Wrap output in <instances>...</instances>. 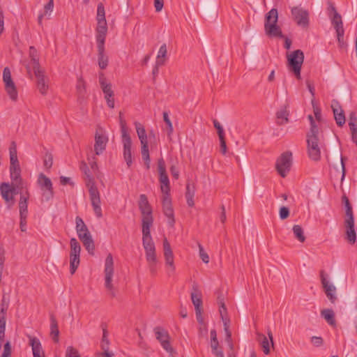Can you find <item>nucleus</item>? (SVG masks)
Returning a JSON list of instances; mask_svg holds the SVG:
<instances>
[{
    "mask_svg": "<svg viewBox=\"0 0 357 357\" xmlns=\"http://www.w3.org/2000/svg\"><path fill=\"white\" fill-rule=\"evenodd\" d=\"M80 169L84 174L85 183L89 189V193L91 206L97 218L102 217V208L100 206V196L99 190L96 185L94 178L87 164L82 161L80 164Z\"/></svg>",
    "mask_w": 357,
    "mask_h": 357,
    "instance_id": "obj_1",
    "label": "nucleus"
},
{
    "mask_svg": "<svg viewBox=\"0 0 357 357\" xmlns=\"http://www.w3.org/2000/svg\"><path fill=\"white\" fill-rule=\"evenodd\" d=\"M278 21V9L273 8L265 15V33L269 38H278L284 39V47L287 50H289L291 46L292 41L282 33L281 28L277 24Z\"/></svg>",
    "mask_w": 357,
    "mask_h": 357,
    "instance_id": "obj_2",
    "label": "nucleus"
},
{
    "mask_svg": "<svg viewBox=\"0 0 357 357\" xmlns=\"http://www.w3.org/2000/svg\"><path fill=\"white\" fill-rule=\"evenodd\" d=\"M139 208L142 216V238L151 237L150 229L153 222V210L146 195L144 194L139 196Z\"/></svg>",
    "mask_w": 357,
    "mask_h": 357,
    "instance_id": "obj_3",
    "label": "nucleus"
},
{
    "mask_svg": "<svg viewBox=\"0 0 357 357\" xmlns=\"http://www.w3.org/2000/svg\"><path fill=\"white\" fill-rule=\"evenodd\" d=\"M75 223V229L79 239L82 241L84 247L88 251L89 254L94 255L95 243L87 226L82 218L79 216L76 217Z\"/></svg>",
    "mask_w": 357,
    "mask_h": 357,
    "instance_id": "obj_4",
    "label": "nucleus"
},
{
    "mask_svg": "<svg viewBox=\"0 0 357 357\" xmlns=\"http://www.w3.org/2000/svg\"><path fill=\"white\" fill-rule=\"evenodd\" d=\"M342 199L346 208V217L344 219L346 239L351 244H354L356 240V234L354 229V217L352 206L348 197L345 195L342 196Z\"/></svg>",
    "mask_w": 357,
    "mask_h": 357,
    "instance_id": "obj_5",
    "label": "nucleus"
},
{
    "mask_svg": "<svg viewBox=\"0 0 357 357\" xmlns=\"http://www.w3.org/2000/svg\"><path fill=\"white\" fill-rule=\"evenodd\" d=\"M304 53L301 50H296L290 54H287V67L296 79H301V71L304 61Z\"/></svg>",
    "mask_w": 357,
    "mask_h": 357,
    "instance_id": "obj_6",
    "label": "nucleus"
},
{
    "mask_svg": "<svg viewBox=\"0 0 357 357\" xmlns=\"http://www.w3.org/2000/svg\"><path fill=\"white\" fill-rule=\"evenodd\" d=\"M142 244L145 250L146 259L149 263L150 271L152 275L156 273L157 257L155 247L152 237L142 238Z\"/></svg>",
    "mask_w": 357,
    "mask_h": 357,
    "instance_id": "obj_7",
    "label": "nucleus"
},
{
    "mask_svg": "<svg viewBox=\"0 0 357 357\" xmlns=\"http://www.w3.org/2000/svg\"><path fill=\"white\" fill-rule=\"evenodd\" d=\"M158 171L159 174V182L160 183V190L162 196L171 195L170 182L166 171V165L164 159L160 158L158 160Z\"/></svg>",
    "mask_w": 357,
    "mask_h": 357,
    "instance_id": "obj_8",
    "label": "nucleus"
},
{
    "mask_svg": "<svg viewBox=\"0 0 357 357\" xmlns=\"http://www.w3.org/2000/svg\"><path fill=\"white\" fill-rule=\"evenodd\" d=\"M292 165V153L287 151L277 159L275 169L280 176L284 178L291 169Z\"/></svg>",
    "mask_w": 357,
    "mask_h": 357,
    "instance_id": "obj_9",
    "label": "nucleus"
},
{
    "mask_svg": "<svg viewBox=\"0 0 357 357\" xmlns=\"http://www.w3.org/2000/svg\"><path fill=\"white\" fill-rule=\"evenodd\" d=\"M291 15L296 24L303 29L310 26V14L307 10L301 6H294L291 9Z\"/></svg>",
    "mask_w": 357,
    "mask_h": 357,
    "instance_id": "obj_10",
    "label": "nucleus"
},
{
    "mask_svg": "<svg viewBox=\"0 0 357 357\" xmlns=\"http://www.w3.org/2000/svg\"><path fill=\"white\" fill-rule=\"evenodd\" d=\"M105 287L110 292L112 298L116 296V294L113 290L112 276L114 274V261L113 257L111 253H109L105 259Z\"/></svg>",
    "mask_w": 357,
    "mask_h": 357,
    "instance_id": "obj_11",
    "label": "nucleus"
},
{
    "mask_svg": "<svg viewBox=\"0 0 357 357\" xmlns=\"http://www.w3.org/2000/svg\"><path fill=\"white\" fill-rule=\"evenodd\" d=\"M38 183L40 190L43 191V196L46 201H49L54 197V189L52 181L44 174H40L38 178Z\"/></svg>",
    "mask_w": 357,
    "mask_h": 357,
    "instance_id": "obj_12",
    "label": "nucleus"
},
{
    "mask_svg": "<svg viewBox=\"0 0 357 357\" xmlns=\"http://www.w3.org/2000/svg\"><path fill=\"white\" fill-rule=\"evenodd\" d=\"M192 303H193L195 309L197 319L201 322L202 321V312L203 310L202 307V294L199 287L197 284L192 285V290L190 294Z\"/></svg>",
    "mask_w": 357,
    "mask_h": 357,
    "instance_id": "obj_13",
    "label": "nucleus"
},
{
    "mask_svg": "<svg viewBox=\"0 0 357 357\" xmlns=\"http://www.w3.org/2000/svg\"><path fill=\"white\" fill-rule=\"evenodd\" d=\"M108 141V137L105 134L102 128L100 127L97 128L95 134V155H99L103 153V151L106 149Z\"/></svg>",
    "mask_w": 357,
    "mask_h": 357,
    "instance_id": "obj_14",
    "label": "nucleus"
},
{
    "mask_svg": "<svg viewBox=\"0 0 357 357\" xmlns=\"http://www.w3.org/2000/svg\"><path fill=\"white\" fill-rule=\"evenodd\" d=\"M156 339L160 342L162 348L167 352L172 353L173 348L170 344V337L164 328L157 326L154 328Z\"/></svg>",
    "mask_w": 357,
    "mask_h": 357,
    "instance_id": "obj_15",
    "label": "nucleus"
},
{
    "mask_svg": "<svg viewBox=\"0 0 357 357\" xmlns=\"http://www.w3.org/2000/svg\"><path fill=\"white\" fill-rule=\"evenodd\" d=\"M319 138H307V151L308 157L314 161L321 158V150L319 146Z\"/></svg>",
    "mask_w": 357,
    "mask_h": 357,
    "instance_id": "obj_16",
    "label": "nucleus"
},
{
    "mask_svg": "<svg viewBox=\"0 0 357 357\" xmlns=\"http://www.w3.org/2000/svg\"><path fill=\"white\" fill-rule=\"evenodd\" d=\"M162 206L163 213L168 218V224L173 227L175 224V218L171 195L162 196Z\"/></svg>",
    "mask_w": 357,
    "mask_h": 357,
    "instance_id": "obj_17",
    "label": "nucleus"
},
{
    "mask_svg": "<svg viewBox=\"0 0 357 357\" xmlns=\"http://www.w3.org/2000/svg\"><path fill=\"white\" fill-rule=\"evenodd\" d=\"M163 250L165 264L167 266H169V268L167 270V275L169 276H171L174 273L175 266L174 263L173 252L172 250L171 245L167 238H165L163 241Z\"/></svg>",
    "mask_w": 357,
    "mask_h": 357,
    "instance_id": "obj_18",
    "label": "nucleus"
},
{
    "mask_svg": "<svg viewBox=\"0 0 357 357\" xmlns=\"http://www.w3.org/2000/svg\"><path fill=\"white\" fill-rule=\"evenodd\" d=\"M33 73L36 78V86L39 90V92L43 95L45 96L47 93L49 86L47 84V77L45 75V71L40 68L34 69Z\"/></svg>",
    "mask_w": 357,
    "mask_h": 357,
    "instance_id": "obj_19",
    "label": "nucleus"
},
{
    "mask_svg": "<svg viewBox=\"0 0 357 357\" xmlns=\"http://www.w3.org/2000/svg\"><path fill=\"white\" fill-rule=\"evenodd\" d=\"M122 142L123 145V158L128 167L132 165V140L129 134H123L122 136Z\"/></svg>",
    "mask_w": 357,
    "mask_h": 357,
    "instance_id": "obj_20",
    "label": "nucleus"
},
{
    "mask_svg": "<svg viewBox=\"0 0 357 357\" xmlns=\"http://www.w3.org/2000/svg\"><path fill=\"white\" fill-rule=\"evenodd\" d=\"M218 302L219 307H220L219 311H220V317H222L223 322H224L225 331L226 333V339L229 342L230 347L232 349L233 344L231 343V333L229 329V320L224 319V314H227V307L224 303L223 298H220L218 296Z\"/></svg>",
    "mask_w": 357,
    "mask_h": 357,
    "instance_id": "obj_21",
    "label": "nucleus"
},
{
    "mask_svg": "<svg viewBox=\"0 0 357 357\" xmlns=\"http://www.w3.org/2000/svg\"><path fill=\"white\" fill-rule=\"evenodd\" d=\"M321 281L323 287L324 288L325 293L328 298L333 303H335L337 298L334 295V292L336 291V288L333 284H329L328 281L326 280L324 271L320 272Z\"/></svg>",
    "mask_w": 357,
    "mask_h": 357,
    "instance_id": "obj_22",
    "label": "nucleus"
},
{
    "mask_svg": "<svg viewBox=\"0 0 357 357\" xmlns=\"http://www.w3.org/2000/svg\"><path fill=\"white\" fill-rule=\"evenodd\" d=\"M29 56L31 58V63L30 64L27 65L26 68L29 78L32 79L31 67L33 68V70L40 68L39 59L37 56V50L33 46H31L29 48Z\"/></svg>",
    "mask_w": 357,
    "mask_h": 357,
    "instance_id": "obj_23",
    "label": "nucleus"
},
{
    "mask_svg": "<svg viewBox=\"0 0 357 357\" xmlns=\"http://www.w3.org/2000/svg\"><path fill=\"white\" fill-rule=\"evenodd\" d=\"M98 63L101 70L105 69L109 64V57L105 54V45H97Z\"/></svg>",
    "mask_w": 357,
    "mask_h": 357,
    "instance_id": "obj_24",
    "label": "nucleus"
},
{
    "mask_svg": "<svg viewBox=\"0 0 357 357\" xmlns=\"http://www.w3.org/2000/svg\"><path fill=\"white\" fill-rule=\"evenodd\" d=\"M0 192L2 198L8 204V206H11L15 204V199L12 195H10V190L9 189L8 183H2L0 185Z\"/></svg>",
    "mask_w": 357,
    "mask_h": 357,
    "instance_id": "obj_25",
    "label": "nucleus"
},
{
    "mask_svg": "<svg viewBox=\"0 0 357 357\" xmlns=\"http://www.w3.org/2000/svg\"><path fill=\"white\" fill-rule=\"evenodd\" d=\"M288 105H284L276 112L277 124L279 126L289 122V111Z\"/></svg>",
    "mask_w": 357,
    "mask_h": 357,
    "instance_id": "obj_26",
    "label": "nucleus"
},
{
    "mask_svg": "<svg viewBox=\"0 0 357 357\" xmlns=\"http://www.w3.org/2000/svg\"><path fill=\"white\" fill-rule=\"evenodd\" d=\"M29 344L32 347L33 357H42L45 354L40 340L36 337L29 336Z\"/></svg>",
    "mask_w": 357,
    "mask_h": 357,
    "instance_id": "obj_27",
    "label": "nucleus"
},
{
    "mask_svg": "<svg viewBox=\"0 0 357 357\" xmlns=\"http://www.w3.org/2000/svg\"><path fill=\"white\" fill-rule=\"evenodd\" d=\"M29 192L26 190L22 193L19 201L20 216L28 215V200L29 199Z\"/></svg>",
    "mask_w": 357,
    "mask_h": 357,
    "instance_id": "obj_28",
    "label": "nucleus"
},
{
    "mask_svg": "<svg viewBox=\"0 0 357 357\" xmlns=\"http://www.w3.org/2000/svg\"><path fill=\"white\" fill-rule=\"evenodd\" d=\"M50 335L54 342H59V331L58 322L54 314L50 315Z\"/></svg>",
    "mask_w": 357,
    "mask_h": 357,
    "instance_id": "obj_29",
    "label": "nucleus"
},
{
    "mask_svg": "<svg viewBox=\"0 0 357 357\" xmlns=\"http://www.w3.org/2000/svg\"><path fill=\"white\" fill-rule=\"evenodd\" d=\"M195 193V185L190 183L186 184V191H185V199L187 202V204L189 207H193L195 206L194 197Z\"/></svg>",
    "mask_w": 357,
    "mask_h": 357,
    "instance_id": "obj_30",
    "label": "nucleus"
},
{
    "mask_svg": "<svg viewBox=\"0 0 357 357\" xmlns=\"http://www.w3.org/2000/svg\"><path fill=\"white\" fill-rule=\"evenodd\" d=\"M96 31L97 45H105L107 33V26H97Z\"/></svg>",
    "mask_w": 357,
    "mask_h": 357,
    "instance_id": "obj_31",
    "label": "nucleus"
},
{
    "mask_svg": "<svg viewBox=\"0 0 357 357\" xmlns=\"http://www.w3.org/2000/svg\"><path fill=\"white\" fill-rule=\"evenodd\" d=\"M349 126L351 130V138L356 137L357 135V115L354 111L349 114Z\"/></svg>",
    "mask_w": 357,
    "mask_h": 357,
    "instance_id": "obj_32",
    "label": "nucleus"
},
{
    "mask_svg": "<svg viewBox=\"0 0 357 357\" xmlns=\"http://www.w3.org/2000/svg\"><path fill=\"white\" fill-rule=\"evenodd\" d=\"M321 314L329 325L336 326L335 313L332 309H324L321 311Z\"/></svg>",
    "mask_w": 357,
    "mask_h": 357,
    "instance_id": "obj_33",
    "label": "nucleus"
},
{
    "mask_svg": "<svg viewBox=\"0 0 357 357\" xmlns=\"http://www.w3.org/2000/svg\"><path fill=\"white\" fill-rule=\"evenodd\" d=\"M142 149H141V153L142 160L144 162V166L147 170L150 169V155H149V144L144 143L141 144Z\"/></svg>",
    "mask_w": 357,
    "mask_h": 357,
    "instance_id": "obj_34",
    "label": "nucleus"
},
{
    "mask_svg": "<svg viewBox=\"0 0 357 357\" xmlns=\"http://www.w3.org/2000/svg\"><path fill=\"white\" fill-rule=\"evenodd\" d=\"M135 129L141 144L148 143L147 135L144 126L139 122H135Z\"/></svg>",
    "mask_w": 357,
    "mask_h": 357,
    "instance_id": "obj_35",
    "label": "nucleus"
},
{
    "mask_svg": "<svg viewBox=\"0 0 357 357\" xmlns=\"http://www.w3.org/2000/svg\"><path fill=\"white\" fill-rule=\"evenodd\" d=\"M11 181L22 182L20 165L10 166Z\"/></svg>",
    "mask_w": 357,
    "mask_h": 357,
    "instance_id": "obj_36",
    "label": "nucleus"
},
{
    "mask_svg": "<svg viewBox=\"0 0 357 357\" xmlns=\"http://www.w3.org/2000/svg\"><path fill=\"white\" fill-rule=\"evenodd\" d=\"M329 18L331 19V24L335 29V31L344 29L342 16L338 13H335L331 17H329Z\"/></svg>",
    "mask_w": 357,
    "mask_h": 357,
    "instance_id": "obj_37",
    "label": "nucleus"
},
{
    "mask_svg": "<svg viewBox=\"0 0 357 357\" xmlns=\"http://www.w3.org/2000/svg\"><path fill=\"white\" fill-rule=\"evenodd\" d=\"M257 340L266 355L270 354V345L268 339L264 334H257Z\"/></svg>",
    "mask_w": 357,
    "mask_h": 357,
    "instance_id": "obj_38",
    "label": "nucleus"
},
{
    "mask_svg": "<svg viewBox=\"0 0 357 357\" xmlns=\"http://www.w3.org/2000/svg\"><path fill=\"white\" fill-rule=\"evenodd\" d=\"M79 257L80 255L78 254H70V271L72 275L75 273L79 265Z\"/></svg>",
    "mask_w": 357,
    "mask_h": 357,
    "instance_id": "obj_39",
    "label": "nucleus"
},
{
    "mask_svg": "<svg viewBox=\"0 0 357 357\" xmlns=\"http://www.w3.org/2000/svg\"><path fill=\"white\" fill-rule=\"evenodd\" d=\"M10 166L20 165L17 158L16 144L15 142L11 143V146L10 147Z\"/></svg>",
    "mask_w": 357,
    "mask_h": 357,
    "instance_id": "obj_40",
    "label": "nucleus"
},
{
    "mask_svg": "<svg viewBox=\"0 0 357 357\" xmlns=\"http://www.w3.org/2000/svg\"><path fill=\"white\" fill-rule=\"evenodd\" d=\"M202 10L206 16L216 15L215 6L210 2H204L202 5Z\"/></svg>",
    "mask_w": 357,
    "mask_h": 357,
    "instance_id": "obj_41",
    "label": "nucleus"
},
{
    "mask_svg": "<svg viewBox=\"0 0 357 357\" xmlns=\"http://www.w3.org/2000/svg\"><path fill=\"white\" fill-rule=\"evenodd\" d=\"M292 230L295 238L298 241H299L301 243L305 242L306 238L304 235L303 229L301 226L295 225H294Z\"/></svg>",
    "mask_w": 357,
    "mask_h": 357,
    "instance_id": "obj_42",
    "label": "nucleus"
},
{
    "mask_svg": "<svg viewBox=\"0 0 357 357\" xmlns=\"http://www.w3.org/2000/svg\"><path fill=\"white\" fill-rule=\"evenodd\" d=\"M5 90L12 100L16 101L17 100L18 93L15 83L5 86Z\"/></svg>",
    "mask_w": 357,
    "mask_h": 357,
    "instance_id": "obj_43",
    "label": "nucleus"
},
{
    "mask_svg": "<svg viewBox=\"0 0 357 357\" xmlns=\"http://www.w3.org/2000/svg\"><path fill=\"white\" fill-rule=\"evenodd\" d=\"M167 45L165 43L162 44L158 51V54L157 56V63L158 65H164L165 64V58L167 55Z\"/></svg>",
    "mask_w": 357,
    "mask_h": 357,
    "instance_id": "obj_44",
    "label": "nucleus"
},
{
    "mask_svg": "<svg viewBox=\"0 0 357 357\" xmlns=\"http://www.w3.org/2000/svg\"><path fill=\"white\" fill-rule=\"evenodd\" d=\"M334 156L336 158L337 160L339 157H340L341 167H342V178L343 180L346 175V167H345V161L347 160V158L342 155L341 153L337 149L333 153Z\"/></svg>",
    "mask_w": 357,
    "mask_h": 357,
    "instance_id": "obj_45",
    "label": "nucleus"
},
{
    "mask_svg": "<svg viewBox=\"0 0 357 357\" xmlns=\"http://www.w3.org/2000/svg\"><path fill=\"white\" fill-rule=\"evenodd\" d=\"M70 254L80 255L81 246L75 238H72L70 241Z\"/></svg>",
    "mask_w": 357,
    "mask_h": 357,
    "instance_id": "obj_46",
    "label": "nucleus"
},
{
    "mask_svg": "<svg viewBox=\"0 0 357 357\" xmlns=\"http://www.w3.org/2000/svg\"><path fill=\"white\" fill-rule=\"evenodd\" d=\"M23 188L22 182L11 181V184H9V189L10 190V195L13 197L15 195L19 193V191Z\"/></svg>",
    "mask_w": 357,
    "mask_h": 357,
    "instance_id": "obj_47",
    "label": "nucleus"
},
{
    "mask_svg": "<svg viewBox=\"0 0 357 357\" xmlns=\"http://www.w3.org/2000/svg\"><path fill=\"white\" fill-rule=\"evenodd\" d=\"M107 336H108L107 330V328H102V341H101V344H100V347H101L102 350L109 349V342L107 338Z\"/></svg>",
    "mask_w": 357,
    "mask_h": 357,
    "instance_id": "obj_48",
    "label": "nucleus"
},
{
    "mask_svg": "<svg viewBox=\"0 0 357 357\" xmlns=\"http://www.w3.org/2000/svg\"><path fill=\"white\" fill-rule=\"evenodd\" d=\"M333 114L337 125L339 127H342L345 123V116L344 111L341 110V112L333 113Z\"/></svg>",
    "mask_w": 357,
    "mask_h": 357,
    "instance_id": "obj_49",
    "label": "nucleus"
},
{
    "mask_svg": "<svg viewBox=\"0 0 357 357\" xmlns=\"http://www.w3.org/2000/svg\"><path fill=\"white\" fill-rule=\"evenodd\" d=\"M3 80L5 83V86L14 84V82L12 79L11 74L9 68L6 67L3 71Z\"/></svg>",
    "mask_w": 357,
    "mask_h": 357,
    "instance_id": "obj_50",
    "label": "nucleus"
},
{
    "mask_svg": "<svg viewBox=\"0 0 357 357\" xmlns=\"http://www.w3.org/2000/svg\"><path fill=\"white\" fill-rule=\"evenodd\" d=\"M162 115L163 121L165 122L167 125V135L170 136L173 132V126L171 120L169 118V114L167 112H164Z\"/></svg>",
    "mask_w": 357,
    "mask_h": 357,
    "instance_id": "obj_51",
    "label": "nucleus"
},
{
    "mask_svg": "<svg viewBox=\"0 0 357 357\" xmlns=\"http://www.w3.org/2000/svg\"><path fill=\"white\" fill-rule=\"evenodd\" d=\"M318 133H319V128L316 123L310 125V130L307 133L306 137L307 138H319L318 137Z\"/></svg>",
    "mask_w": 357,
    "mask_h": 357,
    "instance_id": "obj_52",
    "label": "nucleus"
},
{
    "mask_svg": "<svg viewBox=\"0 0 357 357\" xmlns=\"http://www.w3.org/2000/svg\"><path fill=\"white\" fill-rule=\"evenodd\" d=\"M66 357H81L78 350L72 346L66 349Z\"/></svg>",
    "mask_w": 357,
    "mask_h": 357,
    "instance_id": "obj_53",
    "label": "nucleus"
},
{
    "mask_svg": "<svg viewBox=\"0 0 357 357\" xmlns=\"http://www.w3.org/2000/svg\"><path fill=\"white\" fill-rule=\"evenodd\" d=\"M219 342H211V349L212 352L214 355H215L217 357H224L223 352L221 349H219Z\"/></svg>",
    "mask_w": 357,
    "mask_h": 357,
    "instance_id": "obj_54",
    "label": "nucleus"
},
{
    "mask_svg": "<svg viewBox=\"0 0 357 357\" xmlns=\"http://www.w3.org/2000/svg\"><path fill=\"white\" fill-rule=\"evenodd\" d=\"M119 123L121 126V137L123 136V134H129L126 126V122L123 117L122 112H119Z\"/></svg>",
    "mask_w": 357,
    "mask_h": 357,
    "instance_id": "obj_55",
    "label": "nucleus"
},
{
    "mask_svg": "<svg viewBox=\"0 0 357 357\" xmlns=\"http://www.w3.org/2000/svg\"><path fill=\"white\" fill-rule=\"evenodd\" d=\"M104 96L108 107H109L110 109H114L115 105L114 93H107V95H104Z\"/></svg>",
    "mask_w": 357,
    "mask_h": 357,
    "instance_id": "obj_56",
    "label": "nucleus"
},
{
    "mask_svg": "<svg viewBox=\"0 0 357 357\" xmlns=\"http://www.w3.org/2000/svg\"><path fill=\"white\" fill-rule=\"evenodd\" d=\"M214 128L217 130L218 137H225V131L222 126L217 119L213 120Z\"/></svg>",
    "mask_w": 357,
    "mask_h": 357,
    "instance_id": "obj_57",
    "label": "nucleus"
},
{
    "mask_svg": "<svg viewBox=\"0 0 357 357\" xmlns=\"http://www.w3.org/2000/svg\"><path fill=\"white\" fill-rule=\"evenodd\" d=\"M11 344L10 342H6L3 346V351L1 357H11Z\"/></svg>",
    "mask_w": 357,
    "mask_h": 357,
    "instance_id": "obj_58",
    "label": "nucleus"
},
{
    "mask_svg": "<svg viewBox=\"0 0 357 357\" xmlns=\"http://www.w3.org/2000/svg\"><path fill=\"white\" fill-rule=\"evenodd\" d=\"M96 18H105V10L102 3H99L98 4Z\"/></svg>",
    "mask_w": 357,
    "mask_h": 357,
    "instance_id": "obj_59",
    "label": "nucleus"
},
{
    "mask_svg": "<svg viewBox=\"0 0 357 357\" xmlns=\"http://www.w3.org/2000/svg\"><path fill=\"white\" fill-rule=\"evenodd\" d=\"M198 245H199V249L200 258L204 263H206V264L208 263L209 257H208V254L204 252V248L200 243H199Z\"/></svg>",
    "mask_w": 357,
    "mask_h": 357,
    "instance_id": "obj_60",
    "label": "nucleus"
},
{
    "mask_svg": "<svg viewBox=\"0 0 357 357\" xmlns=\"http://www.w3.org/2000/svg\"><path fill=\"white\" fill-rule=\"evenodd\" d=\"M280 218L282 220H285L289 216V209L286 206H282L279 211Z\"/></svg>",
    "mask_w": 357,
    "mask_h": 357,
    "instance_id": "obj_61",
    "label": "nucleus"
},
{
    "mask_svg": "<svg viewBox=\"0 0 357 357\" xmlns=\"http://www.w3.org/2000/svg\"><path fill=\"white\" fill-rule=\"evenodd\" d=\"M327 5H328L327 13H328V17H331L335 13H338L336 10V8H335L334 3L332 1H328Z\"/></svg>",
    "mask_w": 357,
    "mask_h": 357,
    "instance_id": "obj_62",
    "label": "nucleus"
},
{
    "mask_svg": "<svg viewBox=\"0 0 357 357\" xmlns=\"http://www.w3.org/2000/svg\"><path fill=\"white\" fill-rule=\"evenodd\" d=\"M336 34H337V39L338 45L340 47H342L344 45V29L337 31Z\"/></svg>",
    "mask_w": 357,
    "mask_h": 357,
    "instance_id": "obj_63",
    "label": "nucleus"
},
{
    "mask_svg": "<svg viewBox=\"0 0 357 357\" xmlns=\"http://www.w3.org/2000/svg\"><path fill=\"white\" fill-rule=\"evenodd\" d=\"M331 108L333 113L341 112V110H343L342 109V106L338 100H333L331 102Z\"/></svg>",
    "mask_w": 357,
    "mask_h": 357,
    "instance_id": "obj_64",
    "label": "nucleus"
}]
</instances>
